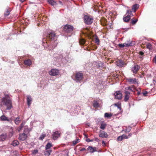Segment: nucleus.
I'll return each mask as SVG.
<instances>
[{
  "label": "nucleus",
  "instance_id": "1",
  "mask_svg": "<svg viewBox=\"0 0 156 156\" xmlns=\"http://www.w3.org/2000/svg\"><path fill=\"white\" fill-rule=\"evenodd\" d=\"M6 106V109L9 110L12 108V101L9 94H4V96L0 100V106L2 107L3 105Z\"/></svg>",
  "mask_w": 156,
  "mask_h": 156
},
{
  "label": "nucleus",
  "instance_id": "2",
  "mask_svg": "<svg viewBox=\"0 0 156 156\" xmlns=\"http://www.w3.org/2000/svg\"><path fill=\"white\" fill-rule=\"evenodd\" d=\"M46 37L51 40V43H53L51 45L52 48H55L57 44V42L56 41L57 38L54 32H51Z\"/></svg>",
  "mask_w": 156,
  "mask_h": 156
},
{
  "label": "nucleus",
  "instance_id": "3",
  "mask_svg": "<svg viewBox=\"0 0 156 156\" xmlns=\"http://www.w3.org/2000/svg\"><path fill=\"white\" fill-rule=\"evenodd\" d=\"M85 23L87 24H90L93 21V18L90 15H84L83 17Z\"/></svg>",
  "mask_w": 156,
  "mask_h": 156
},
{
  "label": "nucleus",
  "instance_id": "4",
  "mask_svg": "<svg viewBox=\"0 0 156 156\" xmlns=\"http://www.w3.org/2000/svg\"><path fill=\"white\" fill-rule=\"evenodd\" d=\"M74 80L76 82H80L83 79V75L82 73L80 72H76L75 75Z\"/></svg>",
  "mask_w": 156,
  "mask_h": 156
},
{
  "label": "nucleus",
  "instance_id": "5",
  "mask_svg": "<svg viewBox=\"0 0 156 156\" xmlns=\"http://www.w3.org/2000/svg\"><path fill=\"white\" fill-rule=\"evenodd\" d=\"M73 29V27L71 25L66 24L64 27L63 30L66 33H71L72 32Z\"/></svg>",
  "mask_w": 156,
  "mask_h": 156
},
{
  "label": "nucleus",
  "instance_id": "6",
  "mask_svg": "<svg viewBox=\"0 0 156 156\" xmlns=\"http://www.w3.org/2000/svg\"><path fill=\"white\" fill-rule=\"evenodd\" d=\"M103 63L100 61L94 62L93 63L92 67L95 68H101L103 67Z\"/></svg>",
  "mask_w": 156,
  "mask_h": 156
},
{
  "label": "nucleus",
  "instance_id": "7",
  "mask_svg": "<svg viewBox=\"0 0 156 156\" xmlns=\"http://www.w3.org/2000/svg\"><path fill=\"white\" fill-rule=\"evenodd\" d=\"M59 73V71L57 69H51V70L49 72V74L52 76L57 75Z\"/></svg>",
  "mask_w": 156,
  "mask_h": 156
},
{
  "label": "nucleus",
  "instance_id": "8",
  "mask_svg": "<svg viewBox=\"0 0 156 156\" xmlns=\"http://www.w3.org/2000/svg\"><path fill=\"white\" fill-rule=\"evenodd\" d=\"M116 65L119 67H122L125 66L126 64L122 60H119L116 61Z\"/></svg>",
  "mask_w": 156,
  "mask_h": 156
},
{
  "label": "nucleus",
  "instance_id": "9",
  "mask_svg": "<svg viewBox=\"0 0 156 156\" xmlns=\"http://www.w3.org/2000/svg\"><path fill=\"white\" fill-rule=\"evenodd\" d=\"M27 134L24 132V133L20 134L19 136V139L21 141L25 140L27 137Z\"/></svg>",
  "mask_w": 156,
  "mask_h": 156
},
{
  "label": "nucleus",
  "instance_id": "10",
  "mask_svg": "<svg viewBox=\"0 0 156 156\" xmlns=\"http://www.w3.org/2000/svg\"><path fill=\"white\" fill-rule=\"evenodd\" d=\"M126 80L130 84H135L138 83L136 79V78L132 79L129 78L127 79Z\"/></svg>",
  "mask_w": 156,
  "mask_h": 156
},
{
  "label": "nucleus",
  "instance_id": "11",
  "mask_svg": "<svg viewBox=\"0 0 156 156\" xmlns=\"http://www.w3.org/2000/svg\"><path fill=\"white\" fill-rule=\"evenodd\" d=\"M99 136V137L102 138H107L108 137V135L105 132L101 130Z\"/></svg>",
  "mask_w": 156,
  "mask_h": 156
},
{
  "label": "nucleus",
  "instance_id": "12",
  "mask_svg": "<svg viewBox=\"0 0 156 156\" xmlns=\"http://www.w3.org/2000/svg\"><path fill=\"white\" fill-rule=\"evenodd\" d=\"M60 133L58 131H56L53 133L52 136V138L54 140L57 139L60 136Z\"/></svg>",
  "mask_w": 156,
  "mask_h": 156
},
{
  "label": "nucleus",
  "instance_id": "13",
  "mask_svg": "<svg viewBox=\"0 0 156 156\" xmlns=\"http://www.w3.org/2000/svg\"><path fill=\"white\" fill-rule=\"evenodd\" d=\"M114 95L115 98L117 99H120L122 98V94L120 91H116Z\"/></svg>",
  "mask_w": 156,
  "mask_h": 156
},
{
  "label": "nucleus",
  "instance_id": "14",
  "mask_svg": "<svg viewBox=\"0 0 156 156\" xmlns=\"http://www.w3.org/2000/svg\"><path fill=\"white\" fill-rule=\"evenodd\" d=\"M125 96L124 101H125L126 102L129 99L130 93L127 91H125Z\"/></svg>",
  "mask_w": 156,
  "mask_h": 156
},
{
  "label": "nucleus",
  "instance_id": "15",
  "mask_svg": "<svg viewBox=\"0 0 156 156\" xmlns=\"http://www.w3.org/2000/svg\"><path fill=\"white\" fill-rule=\"evenodd\" d=\"M0 120L2 121H7L9 122L10 120L5 116V115H2L0 117Z\"/></svg>",
  "mask_w": 156,
  "mask_h": 156
},
{
  "label": "nucleus",
  "instance_id": "16",
  "mask_svg": "<svg viewBox=\"0 0 156 156\" xmlns=\"http://www.w3.org/2000/svg\"><path fill=\"white\" fill-rule=\"evenodd\" d=\"M136 88L134 86H130L129 87H126L125 88L126 90H129L133 92H135Z\"/></svg>",
  "mask_w": 156,
  "mask_h": 156
},
{
  "label": "nucleus",
  "instance_id": "17",
  "mask_svg": "<svg viewBox=\"0 0 156 156\" xmlns=\"http://www.w3.org/2000/svg\"><path fill=\"white\" fill-rule=\"evenodd\" d=\"M87 150L89 152L92 153L95 151H96V148L95 147L93 148L92 146H89L87 148Z\"/></svg>",
  "mask_w": 156,
  "mask_h": 156
},
{
  "label": "nucleus",
  "instance_id": "18",
  "mask_svg": "<svg viewBox=\"0 0 156 156\" xmlns=\"http://www.w3.org/2000/svg\"><path fill=\"white\" fill-rule=\"evenodd\" d=\"M24 64L27 66H29L32 64V62L30 59H27L24 61Z\"/></svg>",
  "mask_w": 156,
  "mask_h": 156
},
{
  "label": "nucleus",
  "instance_id": "19",
  "mask_svg": "<svg viewBox=\"0 0 156 156\" xmlns=\"http://www.w3.org/2000/svg\"><path fill=\"white\" fill-rule=\"evenodd\" d=\"M139 5L137 4H135L133 5L132 8V10L133 12H135L136 10L138 8Z\"/></svg>",
  "mask_w": 156,
  "mask_h": 156
},
{
  "label": "nucleus",
  "instance_id": "20",
  "mask_svg": "<svg viewBox=\"0 0 156 156\" xmlns=\"http://www.w3.org/2000/svg\"><path fill=\"white\" fill-rule=\"evenodd\" d=\"M27 104L29 106H30V105L31 104V101L32 100V99L31 98V96H27Z\"/></svg>",
  "mask_w": 156,
  "mask_h": 156
},
{
  "label": "nucleus",
  "instance_id": "21",
  "mask_svg": "<svg viewBox=\"0 0 156 156\" xmlns=\"http://www.w3.org/2000/svg\"><path fill=\"white\" fill-rule=\"evenodd\" d=\"M131 17L129 15H127L125 17H124L123 18V20L124 22H127L129 21L130 20Z\"/></svg>",
  "mask_w": 156,
  "mask_h": 156
},
{
  "label": "nucleus",
  "instance_id": "22",
  "mask_svg": "<svg viewBox=\"0 0 156 156\" xmlns=\"http://www.w3.org/2000/svg\"><path fill=\"white\" fill-rule=\"evenodd\" d=\"M7 135L5 134H3L0 135V141H3L6 138Z\"/></svg>",
  "mask_w": 156,
  "mask_h": 156
},
{
  "label": "nucleus",
  "instance_id": "23",
  "mask_svg": "<svg viewBox=\"0 0 156 156\" xmlns=\"http://www.w3.org/2000/svg\"><path fill=\"white\" fill-rule=\"evenodd\" d=\"M24 132L25 133H28L29 132L31 131V129L28 128V126H25L24 127Z\"/></svg>",
  "mask_w": 156,
  "mask_h": 156
},
{
  "label": "nucleus",
  "instance_id": "24",
  "mask_svg": "<svg viewBox=\"0 0 156 156\" xmlns=\"http://www.w3.org/2000/svg\"><path fill=\"white\" fill-rule=\"evenodd\" d=\"M52 147V145L51 143H48L45 146V149L46 150L50 149L51 147Z\"/></svg>",
  "mask_w": 156,
  "mask_h": 156
},
{
  "label": "nucleus",
  "instance_id": "25",
  "mask_svg": "<svg viewBox=\"0 0 156 156\" xmlns=\"http://www.w3.org/2000/svg\"><path fill=\"white\" fill-rule=\"evenodd\" d=\"M19 144V142L17 140H15L12 141V145L14 146H16Z\"/></svg>",
  "mask_w": 156,
  "mask_h": 156
},
{
  "label": "nucleus",
  "instance_id": "26",
  "mask_svg": "<svg viewBox=\"0 0 156 156\" xmlns=\"http://www.w3.org/2000/svg\"><path fill=\"white\" fill-rule=\"evenodd\" d=\"M132 10H128L127 11L126 15H125L126 16L127 14H128V15H129V16H130V17L131 16H133V15L132 13Z\"/></svg>",
  "mask_w": 156,
  "mask_h": 156
},
{
  "label": "nucleus",
  "instance_id": "27",
  "mask_svg": "<svg viewBox=\"0 0 156 156\" xmlns=\"http://www.w3.org/2000/svg\"><path fill=\"white\" fill-rule=\"evenodd\" d=\"M42 45L44 46L45 47L46 45L45 44H47V42L46 41V37H44V38L42 39Z\"/></svg>",
  "mask_w": 156,
  "mask_h": 156
},
{
  "label": "nucleus",
  "instance_id": "28",
  "mask_svg": "<svg viewBox=\"0 0 156 156\" xmlns=\"http://www.w3.org/2000/svg\"><path fill=\"white\" fill-rule=\"evenodd\" d=\"M135 43L134 41H130L126 43L127 47L132 46L135 44Z\"/></svg>",
  "mask_w": 156,
  "mask_h": 156
},
{
  "label": "nucleus",
  "instance_id": "29",
  "mask_svg": "<svg viewBox=\"0 0 156 156\" xmlns=\"http://www.w3.org/2000/svg\"><path fill=\"white\" fill-rule=\"evenodd\" d=\"M25 124V122H23L22 124H21L20 126L17 129V130L18 131H20L22 128L24 126V124Z\"/></svg>",
  "mask_w": 156,
  "mask_h": 156
},
{
  "label": "nucleus",
  "instance_id": "30",
  "mask_svg": "<svg viewBox=\"0 0 156 156\" xmlns=\"http://www.w3.org/2000/svg\"><path fill=\"white\" fill-rule=\"evenodd\" d=\"M52 151L50 150H47L45 151L44 152V155L46 156H48L51 153V152Z\"/></svg>",
  "mask_w": 156,
  "mask_h": 156
},
{
  "label": "nucleus",
  "instance_id": "31",
  "mask_svg": "<svg viewBox=\"0 0 156 156\" xmlns=\"http://www.w3.org/2000/svg\"><path fill=\"white\" fill-rule=\"evenodd\" d=\"M147 48L149 50H150L152 49V46L150 43H148L147 44Z\"/></svg>",
  "mask_w": 156,
  "mask_h": 156
},
{
  "label": "nucleus",
  "instance_id": "32",
  "mask_svg": "<svg viewBox=\"0 0 156 156\" xmlns=\"http://www.w3.org/2000/svg\"><path fill=\"white\" fill-rule=\"evenodd\" d=\"M106 125L105 123H102L100 126V128L102 129H104L106 127Z\"/></svg>",
  "mask_w": 156,
  "mask_h": 156
},
{
  "label": "nucleus",
  "instance_id": "33",
  "mask_svg": "<svg viewBox=\"0 0 156 156\" xmlns=\"http://www.w3.org/2000/svg\"><path fill=\"white\" fill-rule=\"evenodd\" d=\"M93 106L94 107L97 108L99 107L98 103L96 101H94V102Z\"/></svg>",
  "mask_w": 156,
  "mask_h": 156
},
{
  "label": "nucleus",
  "instance_id": "34",
  "mask_svg": "<svg viewBox=\"0 0 156 156\" xmlns=\"http://www.w3.org/2000/svg\"><path fill=\"white\" fill-rule=\"evenodd\" d=\"M14 121H15V123L16 124H17V125L20 122V117H17L15 119Z\"/></svg>",
  "mask_w": 156,
  "mask_h": 156
},
{
  "label": "nucleus",
  "instance_id": "35",
  "mask_svg": "<svg viewBox=\"0 0 156 156\" xmlns=\"http://www.w3.org/2000/svg\"><path fill=\"white\" fill-rule=\"evenodd\" d=\"M85 42V40L83 38H81L79 40V43L81 45H83Z\"/></svg>",
  "mask_w": 156,
  "mask_h": 156
},
{
  "label": "nucleus",
  "instance_id": "36",
  "mask_svg": "<svg viewBox=\"0 0 156 156\" xmlns=\"http://www.w3.org/2000/svg\"><path fill=\"white\" fill-rule=\"evenodd\" d=\"M48 2L52 5H54L56 3L53 0H48Z\"/></svg>",
  "mask_w": 156,
  "mask_h": 156
},
{
  "label": "nucleus",
  "instance_id": "37",
  "mask_svg": "<svg viewBox=\"0 0 156 156\" xmlns=\"http://www.w3.org/2000/svg\"><path fill=\"white\" fill-rule=\"evenodd\" d=\"M112 115V114L110 113H106L105 114V117L106 118H110Z\"/></svg>",
  "mask_w": 156,
  "mask_h": 156
},
{
  "label": "nucleus",
  "instance_id": "38",
  "mask_svg": "<svg viewBox=\"0 0 156 156\" xmlns=\"http://www.w3.org/2000/svg\"><path fill=\"white\" fill-rule=\"evenodd\" d=\"M118 46L120 48H123L124 47H127L126 43H124L123 44H118Z\"/></svg>",
  "mask_w": 156,
  "mask_h": 156
},
{
  "label": "nucleus",
  "instance_id": "39",
  "mask_svg": "<svg viewBox=\"0 0 156 156\" xmlns=\"http://www.w3.org/2000/svg\"><path fill=\"white\" fill-rule=\"evenodd\" d=\"M46 136V134L45 133H43L41 136L39 138V139L40 140H42Z\"/></svg>",
  "mask_w": 156,
  "mask_h": 156
},
{
  "label": "nucleus",
  "instance_id": "40",
  "mask_svg": "<svg viewBox=\"0 0 156 156\" xmlns=\"http://www.w3.org/2000/svg\"><path fill=\"white\" fill-rule=\"evenodd\" d=\"M114 105L115 106L117 107L120 110L121 109V105L119 103H115L114 104Z\"/></svg>",
  "mask_w": 156,
  "mask_h": 156
},
{
  "label": "nucleus",
  "instance_id": "41",
  "mask_svg": "<svg viewBox=\"0 0 156 156\" xmlns=\"http://www.w3.org/2000/svg\"><path fill=\"white\" fill-rule=\"evenodd\" d=\"M138 20L137 19L133 20L132 19L131 20V23L133 25L135 24L137 21Z\"/></svg>",
  "mask_w": 156,
  "mask_h": 156
},
{
  "label": "nucleus",
  "instance_id": "42",
  "mask_svg": "<svg viewBox=\"0 0 156 156\" xmlns=\"http://www.w3.org/2000/svg\"><path fill=\"white\" fill-rule=\"evenodd\" d=\"M10 13V11L8 9L7 10V11L5 12L4 15L5 16H8Z\"/></svg>",
  "mask_w": 156,
  "mask_h": 156
},
{
  "label": "nucleus",
  "instance_id": "43",
  "mask_svg": "<svg viewBox=\"0 0 156 156\" xmlns=\"http://www.w3.org/2000/svg\"><path fill=\"white\" fill-rule=\"evenodd\" d=\"M126 127V132H130L131 129V127H130V126H129L128 127Z\"/></svg>",
  "mask_w": 156,
  "mask_h": 156
},
{
  "label": "nucleus",
  "instance_id": "44",
  "mask_svg": "<svg viewBox=\"0 0 156 156\" xmlns=\"http://www.w3.org/2000/svg\"><path fill=\"white\" fill-rule=\"evenodd\" d=\"M32 154H37L38 152V151L37 150H34L32 151Z\"/></svg>",
  "mask_w": 156,
  "mask_h": 156
},
{
  "label": "nucleus",
  "instance_id": "45",
  "mask_svg": "<svg viewBox=\"0 0 156 156\" xmlns=\"http://www.w3.org/2000/svg\"><path fill=\"white\" fill-rule=\"evenodd\" d=\"M95 43H96L98 44V43L100 41H99V39L97 37H95Z\"/></svg>",
  "mask_w": 156,
  "mask_h": 156
},
{
  "label": "nucleus",
  "instance_id": "46",
  "mask_svg": "<svg viewBox=\"0 0 156 156\" xmlns=\"http://www.w3.org/2000/svg\"><path fill=\"white\" fill-rule=\"evenodd\" d=\"M58 55H59V57L57 56H55V57L58 58V59H61L63 57V55H62V54H60V55H59V54H58ZM56 55V54L55 55Z\"/></svg>",
  "mask_w": 156,
  "mask_h": 156
},
{
  "label": "nucleus",
  "instance_id": "47",
  "mask_svg": "<svg viewBox=\"0 0 156 156\" xmlns=\"http://www.w3.org/2000/svg\"><path fill=\"white\" fill-rule=\"evenodd\" d=\"M123 139V138L122 135L121 136H119L118 137L117 140L118 141H121Z\"/></svg>",
  "mask_w": 156,
  "mask_h": 156
},
{
  "label": "nucleus",
  "instance_id": "48",
  "mask_svg": "<svg viewBox=\"0 0 156 156\" xmlns=\"http://www.w3.org/2000/svg\"><path fill=\"white\" fill-rule=\"evenodd\" d=\"M139 69H132V72L135 73H136L139 70Z\"/></svg>",
  "mask_w": 156,
  "mask_h": 156
},
{
  "label": "nucleus",
  "instance_id": "49",
  "mask_svg": "<svg viewBox=\"0 0 156 156\" xmlns=\"http://www.w3.org/2000/svg\"><path fill=\"white\" fill-rule=\"evenodd\" d=\"M138 89L140 90V89L139 88L138 89L136 88L135 90V91L136 90V91H137V94L138 95H139L141 93H140V92L138 90Z\"/></svg>",
  "mask_w": 156,
  "mask_h": 156
},
{
  "label": "nucleus",
  "instance_id": "50",
  "mask_svg": "<svg viewBox=\"0 0 156 156\" xmlns=\"http://www.w3.org/2000/svg\"><path fill=\"white\" fill-rule=\"evenodd\" d=\"M122 136L123 139H128L129 138L128 136H127L126 135L124 134H123L122 135Z\"/></svg>",
  "mask_w": 156,
  "mask_h": 156
},
{
  "label": "nucleus",
  "instance_id": "51",
  "mask_svg": "<svg viewBox=\"0 0 156 156\" xmlns=\"http://www.w3.org/2000/svg\"><path fill=\"white\" fill-rule=\"evenodd\" d=\"M147 93H147V91H145L144 92H143L142 93V94L144 96H146Z\"/></svg>",
  "mask_w": 156,
  "mask_h": 156
},
{
  "label": "nucleus",
  "instance_id": "52",
  "mask_svg": "<svg viewBox=\"0 0 156 156\" xmlns=\"http://www.w3.org/2000/svg\"><path fill=\"white\" fill-rule=\"evenodd\" d=\"M86 141L87 142H92L93 141V140H90L88 139H87L86 140Z\"/></svg>",
  "mask_w": 156,
  "mask_h": 156
},
{
  "label": "nucleus",
  "instance_id": "53",
  "mask_svg": "<svg viewBox=\"0 0 156 156\" xmlns=\"http://www.w3.org/2000/svg\"><path fill=\"white\" fill-rule=\"evenodd\" d=\"M79 141H76V140H75L73 142V144L75 145Z\"/></svg>",
  "mask_w": 156,
  "mask_h": 156
},
{
  "label": "nucleus",
  "instance_id": "54",
  "mask_svg": "<svg viewBox=\"0 0 156 156\" xmlns=\"http://www.w3.org/2000/svg\"><path fill=\"white\" fill-rule=\"evenodd\" d=\"M139 53L141 55H143L144 54V53L141 51H140Z\"/></svg>",
  "mask_w": 156,
  "mask_h": 156
},
{
  "label": "nucleus",
  "instance_id": "55",
  "mask_svg": "<svg viewBox=\"0 0 156 156\" xmlns=\"http://www.w3.org/2000/svg\"><path fill=\"white\" fill-rule=\"evenodd\" d=\"M154 62L156 63V55L155 56L153 59Z\"/></svg>",
  "mask_w": 156,
  "mask_h": 156
},
{
  "label": "nucleus",
  "instance_id": "56",
  "mask_svg": "<svg viewBox=\"0 0 156 156\" xmlns=\"http://www.w3.org/2000/svg\"><path fill=\"white\" fill-rule=\"evenodd\" d=\"M86 150V149L85 148H83L81 149H80V151H85Z\"/></svg>",
  "mask_w": 156,
  "mask_h": 156
},
{
  "label": "nucleus",
  "instance_id": "57",
  "mask_svg": "<svg viewBox=\"0 0 156 156\" xmlns=\"http://www.w3.org/2000/svg\"><path fill=\"white\" fill-rule=\"evenodd\" d=\"M102 144L104 146V145H105V142L103 140L102 141Z\"/></svg>",
  "mask_w": 156,
  "mask_h": 156
},
{
  "label": "nucleus",
  "instance_id": "58",
  "mask_svg": "<svg viewBox=\"0 0 156 156\" xmlns=\"http://www.w3.org/2000/svg\"><path fill=\"white\" fill-rule=\"evenodd\" d=\"M133 68H134V69H135V68H138V66H135Z\"/></svg>",
  "mask_w": 156,
  "mask_h": 156
},
{
  "label": "nucleus",
  "instance_id": "59",
  "mask_svg": "<svg viewBox=\"0 0 156 156\" xmlns=\"http://www.w3.org/2000/svg\"><path fill=\"white\" fill-rule=\"evenodd\" d=\"M132 136V134L131 133H130V134H129L128 136H128L129 137H130Z\"/></svg>",
  "mask_w": 156,
  "mask_h": 156
},
{
  "label": "nucleus",
  "instance_id": "60",
  "mask_svg": "<svg viewBox=\"0 0 156 156\" xmlns=\"http://www.w3.org/2000/svg\"><path fill=\"white\" fill-rule=\"evenodd\" d=\"M95 140L96 141H98L99 140V139L97 138H95Z\"/></svg>",
  "mask_w": 156,
  "mask_h": 156
},
{
  "label": "nucleus",
  "instance_id": "61",
  "mask_svg": "<svg viewBox=\"0 0 156 156\" xmlns=\"http://www.w3.org/2000/svg\"><path fill=\"white\" fill-rule=\"evenodd\" d=\"M21 2H23L25 0H20Z\"/></svg>",
  "mask_w": 156,
  "mask_h": 156
},
{
  "label": "nucleus",
  "instance_id": "62",
  "mask_svg": "<svg viewBox=\"0 0 156 156\" xmlns=\"http://www.w3.org/2000/svg\"><path fill=\"white\" fill-rule=\"evenodd\" d=\"M79 140H80L79 139H78L77 140H76V141H79Z\"/></svg>",
  "mask_w": 156,
  "mask_h": 156
},
{
  "label": "nucleus",
  "instance_id": "63",
  "mask_svg": "<svg viewBox=\"0 0 156 156\" xmlns=\"http://www.w3.org/2000/svg\"><path fill=\"white\" fill-rule=\"evenodd\" d=\"M85 136L86 138H87V136H86L85 135Z\"/></svg>",
  "mask_w": 156,
  "mask_h": 156
},
{
  "label": "nucleus",
  "instance_id": "64",
  "mask_svg": "<svg viewBox=\"0 0 156 156\" xmlns=\"http://www.w3.org/2000/svg\"><path fill=\"white\" fill-rule=\"evenodd\" d=\"M60 2V3H62V2Z\"/></svg>",
  "mask_w": 156,
  "mask_h": 156
}]
</instances>
